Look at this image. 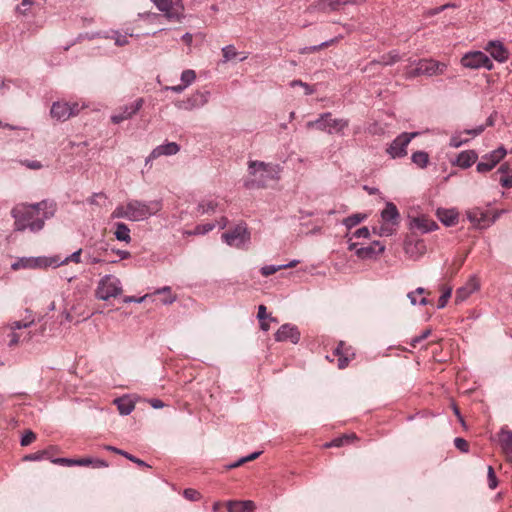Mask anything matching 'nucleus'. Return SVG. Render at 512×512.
Segmentation results:
<instances>
[{"label": "nucleus", "instance_id": "1", "mask_svg": "<svg viewBox=\"0 0 512 512\" xmlns=\"http://www.w3.org/2000/svg\"><path fill=\"white\" fill-rule=\"evenodd\" d=\"M56 204L43 200L35 204L19 203L11 210L14 219V230L38 232L43 229L45 221L54 216Z\"/></svg>", "mask_w": 512, "mask_h": 512}, {"label": "nucleus", "instance_id": "2", "mask_svg": "<svg viewBox=\"0 0 512 512\" xmlns=\"http://www.w3.org/2000/svg\"><path fill=\"white\" fill-rule=\"evenodd\" d=\"M307 128H316L328 134L343 135L344 130L349 126V120L345 118H332L330 112L321 113L314 121L306 124Z\"/></svg>", "mask_w": 512, "mask_h": 512}, {"label": "nucleus", "instance_id": "3", "mask_svg": "<svg viewBox=\"0 0 512 512\" xmlns=\"http://www.w3.org/2000/svg\"><path fill=\"white\" fill-rule=\"evenodd\" d=\"M82 251L83 250L80 248L61 261L59 259H47V258L21 259L19 262L12 264V268L13 269H18L20 267L36 268V267H48V266H52V265L59 266V265L68 264L69 262L79 264V263H81Z\"/></svg>", "mask_w": 512, "mask_h": 512}, {"label": "nucleus", "instance_id": "4", "mask_svg": "<svg viewBox=\"0 0 512 512\" xmlns=\"http://www.w3.org/2000/svg\"><path fill=\"white\" fill-rule=\"evenodd\" d=\"M127 204L130 221L134 222L143 221L150 216L157 214L162 208V203L160 200L143 202L133 199L129 200Z\"/></svg>", "mask_w": 512, "mask_h": 512}, {"label": "nucleus", "instance_id": "5", "mask_svg": "<svg viewBox=\"0 0 512 512\" xmlns=\"http://www.w3.org/2000/svg\"><path fill=\"white\" fill-rule=\"evenodd\" d=\"M447 69V65L433 59L419 60L415 68H406L404 74L407 79H412L420 75L435 76L442 75Z\"/></svg>", "mask_w": 512, "mask_h": 512}, {"label": "nucleus", "instance_id": "6", "mask_svg": "<svg viewBox=\"0 0 512 512\" xmlns=\"http://www.w3.org/2000/svg\"><path fill=\"white\" fill-rule=\"evenodd\" d=\"M169 22H182L185 18V8L182 0H151Z\"/></svg>", "mask_w": 512, "mask_h": 512}, {"label": "nucleus", "instance_id": "7", "mask_svg": "<svg viewBox=\"0 0 512 512\" xmlns=\"http://www.w3.org/2000/svg\"><path fill=\"white\" fill-rule=\"evenodd\" d=\"M279 166L261 161H250L249 172L258 181V186H265L268 180L278 179Z\"/></svg>", "mask_w": 512, "mask_h": 512}, {"label": "nucleus", "instance_id": "8", "mask_svg": "<svg viewBox=\"0 0 512 512\" xmlns=\"http://www.w3.org/2000/svg\"><path fill=\"white\" fill-rule=\"evenodd\" d=\"M122 293L121 281L113 275H105L99 281L96 296L98 299L107 301Z\"/></svg>", "mask_w": 512, "mask_h": 512}, {"label": "nucleus", "instance_id": "9", "mask_svg": "<svg viewBox=\"0 0 512 512\" xmlns=\"http://www.w3.org/2000/svg\"><path fill=\"white\" fill-rule=\"evenodd\" d=\"M461 64L463 67L469 69L485 68L487 70H492L494 67L492 60L482 51L466 53L461 58Z\"/></svg>", "mask_w": 512, "mask_h": 512}, {"label": "nucleus", "instance_id": "10", "mask_svg": "<svg viewBox=\"0 0 512 512\" xmlns=\"http://www.w3.org/2000/svg\"><path fill=\"white\" fill-rule=\"evenodd\" d=\"M505 211H499L495 213L492 217L489 216V212L487 210H483L481 208L475 207L467 211L466 215L468 220L479 229H484L493 224L498 217L504 213Z\"/></svg>", "mask_w": 512, "mask_h": 512}, {"label": "nucleus", "instance_id": "11", "mask_svg": "<svg viewBox=\"0 0 512 512\" xmlns=\"http://www.w3.org/2000/svg\"><path fill=\"white\" fill-rule=\"evenodd\" d=\"M366 0H317L311 5V10L321 13L339 12L346 5H360Z\"/></svg>", "mask_w": 512, "mask_h": 512}, {"label": "nucleus", "instance_id": "12", "mask_svg": "<svg viewBox=\"0 0 512 512\" xmlns=\"http://www.w3.org/2000/svg\"><path fill=\"white\" fill-rule=\"evenodd\" d=\"M417 135H418L417 132H412V133L404 132V133L398 135L386 149L387 154L393 159L402 158V157L406 156L408 144Z\"/></svg>", "mask_w": 512, "mask_h": 512}, {"label": "nucleus", "instance_id": "13", "mask_svg": "<svg viewBox=\"0 0 512 512\" xmlns=\"http://www.w3.org/2000/svg\"><path fill=\"white\" fill-rule=\"evenodd\" d=\"M210 95V91L208 90H197L186 99L177 101L175 103V106L178 109L187 111L198 109L205 106L209 102Z\"/></svg>", "mask_w": 512, "mask_h": 512}, {"label": "nucleus", "instance_id": "14", "mask_svg": "<svg viewBox=\"0 0 512 512\" xmlns=\"http://www.w3.org/2000/svg\"><path fill=\"white\" fill-rule=\"evenodd\" d=\"M80 111L78 103H68L57 101L52 104L50 114L51 117L58 121H66L70 117L77 115Z\"/></svg>", "mask_w": 512, "mask_h": 512}, {"label": "nucleus", "instance_id": "15", "mask_svg": "<svg viewBox=\"0 0 512 512\" xmlns=\"http://www.w3.org/2000/svg\"><path fill=\"white\" fill-rule=\"evenodd\" d=\"M223 241L229 246L240 247L250 239L245 224H238L233 230L222 234Z\"/></svg>", "mask_w": 512, "mask_h": 512}, {"label": "nucleus", "instance_id": "16", "mask_svg": "<svg viewBox=\"0 0 512 512\" xmlns=\"http://www.w3.org/2000/svg\"><path fill=\"white\" fill-rule=\"evenodd\" d=\"M507 154L506 149L501 146L496 150L482 156L481 161L477 164L476 169L479 173L491 171Z\"/></svg>", "mask_w": 512, "mask_h": 512}, {"label": "nucleus", "instance_id": "17", "mask_svg": "<svg viewBox=\"0 0 512 512\" xmlns=\"http://www.w3.org/2000/svg\"><path fill=\"white\" fill-rule=\"evenodd\" d=\"M143 104V98H138L133 103L120 107L119 111L111 116L112 123L120 124L125 120L131 119L134 115H136L139 112Z\"/></svg>", "mask_w": 512, "mask_h": 512}, {"label": "nucleus", "instance_id": "18", "mask_svg": "<svg viewBox=\"0 0 512 512\" xmlns=\"http://www.w3.org/2000/svg\"><path fill=\"white\" fill-rule=\"evenodd\" d=\"M275 340L278 342L290 341L297 344L300 340V332L295 325L283 324L275 333Z\"/></svg>", "mask_w": 512, "mask_h": 512}, {"label": "nucleus", "instance_id": "19", "mask_svg": "<svg viewBox=\"0 0 512 512\" xmlns=\"http://www.w3.org/2000/svg\"><path fill=\"white\" fill-rule=\"evenodd\" d=\"M180 146L176 142H167L165 144L159 145L152 150L149 156L145 160V165H148L153 160L159 158L160 156H172L179 152Z\"/></svg>", "mask_w": 512, "mask_h": 512}, {"label": "nucleus", "instance_id": "20", "mask_svg": "<svg viewBox=\"0 0 512 512\" xmlns=\"http://www.w3.org/2000/svg\"><path fill=\"white\" fill-rule=\"evenodd\" d=\"M480 288L479 279L473 275L471 276L465 285L458 288L456 291L455 300L457 303L465 301L472 293L476 292Z\"/></svg>", "mask_w": 512, "mask_h": 512}, {"label": "nucleus", "instance_id": "21", "mask_svg": "<svg viewBox=\"0 0 512 512\" xmlns=\"http://www.w3.org/2000/svg\"><path fill=\"white\" fill-rule=\"evenodd\" d=\"M484 50L487 51L493 59L501 63L507 61L509 58L508 50L497 40L489 41L484 47Z\"/></svg>", "mask_w": 512, "mask_h": 512}, {"label": "nucleus", "instance_id": "22", "mask_svg": "<svg viewBox=\"0 0 512 512\" xmlns=\"http://www.w3.org/2000/svg\"><path fill=\"white\" fill-rule=\"evenodd\" d=\"M410 225L412 228H415L422 233H428L438 229V224L426 215L411 218Z\"/></svg>", "mask_w": 512, "mask_h": 512}, {"label": "nucleus", "instance_id": "23", "mask_svg": "<svg viewBox=\"0 0 512 512\" xmlns=\"http://www.w3.org/2000/svg\"><path fill=\"white\" fill-rule=\"evenodd\" d=\"M385 250V246L379 241H374L371 245L361 247L356 250V255L360 259H372L377 255L382 254Z\"/></svg>", "mask_w": 512, "mask_h": 512}, {"label": "nucleus", "instance_id": "24", "mask_svg": "<svg viewBox=\"0 0 512 512\" xmlns=\"http://www.w3.org/2000/svg\"><path fill=\"white\" fill-rule=\"evenodd\" d=\"M436 216L441 223L449 227L457 223L459 213L455 208H438L436 210Z\"/></svg>", "mask_w": 512, "mask_h": 512}, {"label": "nucleus", "instance_id": "25", "mask_svg": "<svg viewBox=\"0 0 512 512\" xmlns=\"http://www.w3.org/2000/svg\"><path fill=\"white\" fill-rule=\"evenodd\" d=\"M477 159L478 154L474 150H466L460 152L457 158L452 161V164L460 168L467 169L471 167Z\"/></svg>", "mask_w": 512, "mask_h": 512}, {"label": "nucleus", "instance_id": "26", "mask_svg": "<svg viewBox=\"0 0 512 512\" xmlns=\"http://www.w3.org/2000/svg\"><path fill=\"white\" fill-rule=\"evenodd\" d=\"M499 443L507 460L512 463V431L502 428L499 432Z\"/></svg>", "mask_w": 512, "mask_h": 512}, {"label": "nucleus", "instance_id": "27", "mask_svg": "<svg viewBox=\"0 0 512 512\" xmlns=\"http://www.w3.org/2000/svg\"><path fill=\"white\" fill-rule=\"evenodd\" d=\"M381 219L383 222L390 223L398 226L400 214L396 205L392 202H387L385 208L381 212Z\"/></svg>", "mask_w": 512, "mask_h": 512}, {"label": "nucleus", "instance_id": "28", "mask_svg": "<svg viewBox=\"0 0 512 512\" xmlns=\"http://www.w3.org/2000/svg\"><path fill=\"white\" fill-rule=\"evenodd\" d=\"M107 252V248L104 246L100 247H87L85 249V259L87 264H98L103 262L102 256Z\"/></svg>", "mask_w": 512, "mask_h": 512}, {"label": "nucleus", "instance_id": "29", "mask_svg": "<svg viewBox=\"0 0 512 512\" xmlns=\"http://www.w3.org/2000/svg\"><path fill=\"white\" fill-rule=\"evenodd\" d=\"M228 512H252L255 504L251 500H231L226 503Z\"/></svg>", "mask_w": 512, "mask_h": 512}, {"label": "nucleus", "instance_id": "30", "mask_svg": "<svg viewBox=\"0 0 512 512\" xmlns=\"http://www.w3.org/2000/svg\"><path fill=\"white\" fill-rule=\"evenodd\" d=\"M54 451H56V447L55 446H50L47 449H44V450H41V451H37L35 453H31V454H28V455H25L23 457V460L24 461H41V460H44V459H48V460L51 461V459L53 458L52 454H53Z\"/></svg>", "mask_w": 512, "mask_h": 512}, {"label": "nucleus", "instance_id": "31", "mask_svg": "<svg viewBox=\"0 0 512 512\" xmlns=\"http://www.w3.org/2000/svg\"><path fill=\"white\" fill-rule=\"evenodd\" d=\"M121 415H129L135 408L134 402L129 397H120L114 400Z\"/></svg>", "mask_w": 512, "mask_h": 512}, {"label": "nucleus", "instance_id": "32", "mask_svg": "<svg viewBox=\"0 0 512 512\" xmlns=\"http://www.w3.org/2000/svg\"><path fill=\"white\" fill-rule=\"evenodd\" d=\"M349 349L344 348V343L340 342L338 346L334 350V355L338 356V368L344 369L348 366L350 358H349Z\"/></svg>", "mask_w": 512, "mask_h": 512}, {"label": "nucleus", "instance_id": "33", "mask_svg": "<svg viewBox=\"0 0 512 512\" xmlns=\"http://www.w3.org/2000/svg\"><path fill=\"white\" fill-rule=\"evenodd\" d=\"M115 228L116 230L114 232V235L117 240L125 243L131 242L130 229L125 223L117 222L115 224Z\"/></svg>", "mask_w": 512, "mask_h": 512}, {"label": "nucleus", "instance_id": "34", "mask_svg": "<svg viewBox=\"0 0 512 512\" xmlns=\"http://www.w3.org/2000/svg\"><path fill=\"white\" fill-rule=\"evenodd\" d=\"M154 294H163L164 297L161 299V302L164 305H169L174 303L177 300V295L172 293L170 286H164L162 288L156 289Z\"/></svg>", "mask_w": 512, "mask_h": 512}, {"label": "nucleus", "instance_id": "35", "mask_svg": "<svg viewBox=\"0 0 512 512\" xmlns=\"http://www.w3.org/2000/svg\"><path fill=\"white\" fill-rule=\"evenodd\" d=\"M401 59L400 55L396 51H391L388 54H385L381 57L379 61H372L369 65L382 64L384 66H390L394 63L398 62Z\"/></svg>", "mask_w": 512, "mask_h": 512}, {"label": "nucleus", "instance_id": "36", "mask_svg": "<svg viewBox=\"0 0 512 512\" xmlns=\"http://www.w3.org/2000/svg\"><path fill=\"white\" fill-rule=\"evenodd\" d=\"M366 218L367 215L365 213H355L346 217L342 223L347 229H352L356 225L363 222Z\"/></svg>", "mask_w": 512, "mask_h": 512}, {"label": "nucleus", "instance_id": "37", "mask_svg": "<svg viewBox=\"0 0 512 512\" xmlns=\"http://www.w3.org/2000/svg\"><path fill=\"white\" fill-rule=\"evenodd\" d=\"M105 449L108 450V451H112L114 453H117V454H120L122 456L125 457V459H129L130 461L136 463L137 465L139 466H142V467H150L148 464H146L144 461H142L141 459H138L136 458L135 456L127 453L126 451H123L121 449H118L116 447H113V446H110V445H107L105 446Z\"/></svg>", "mask_w": 512, "mask_h": 512}, {"label": "nucleus", "instance_id": "38", "mask_svg": "<svg viewBox=\"0 0 512 512\" xmlns=\"http://www.w3.org/2000/svg\"><path fill=\"white\" fill-rule=\"evenodd\" d=\"M396 226L387 222H383L378 228H374L373 232L380 237L391 236L395 233Z\"/></svg>", "mask_w": 512, "mask_h": 512}, {"label": "nucleus", "instance_id": "39", "mask_svg": "<svg viewBox=\"0 0 512 512\" xmlns=\"http://www.w3.org/2000/svg\"><path fill=\"white\" fill-rule=\"evenodd\" d=\"M411 160L418 167L425 168L429 162V155L424 151H417L412 154Z\"/></svg>", "mask_w": 512, "mask_h": 512}, {"label": "nucleus", "instance_id": "40", "mask_svg": "<svg viewBox=\"0 0 512 512\" xmlns=\"http://www.w3.org/2000/svg\"><path fill=\"white\" fill-rule=\"evenodd\" d=\"M498 172L502 174L500 178V184L505 188H511L512 187V173L508 174V166L506 164H503L498 169Z\"/></svg>", "mask_w": 512, "mask_h": 512}, {"label": "nucleus", "instance_id": "41", "mask_svg": "<svg viewBox=\"0 0 512 512\" xmlns=\"http://www.w3.org/2000/svg\"><path fill=\"white\" fill-rule=\"evenodd\" d=\"M111 218L113 219H127L130 221L129 211H128V204L125 205H118L113 212L111 213Z\"/></svg>", "mask_w": 512, "mask_h": 512}, {"label": "nucleus", "instance_id": "42", "mask_svg": "<svg viewBox=\"0 0 512 512\" xmlns=\"http://www.w3.org/2000/svg\"><path fill=\"white\" fill-rule=\"evenodd\" d=\"M217 207V202L213 200H204L198 204V211L201 214L214 212Z\"/></svg>", "mask_w": 512, "mask_h": 512}, {"label": "nucleus", "instance_id": "43", "mask_svg": "<svg viewBox=\"0 0 512 512\" xmlns=\"http://www.w3.org/2000/svg\"><path fill=\"white\" fill-rule=\"evenodd\" d=\"M261 453H262L261 451L253 452V453L249 454L248 456L240 458L238 461L228 465L227 467L229 469H233V468L239 467L240 465H242V464H244L246 462L255 460L256 458H258L261 455Z\"/></svg>", "mask_w": 512, "mask_h": 512}, {"label": "nucleus", "instance_id": "44", "mask_svg": "<svg viewBox=\"0 0 512 512\" xmlns=\"http://www.w3.org/2000/svg\"><path fill=\"white\" fill-rule=\"evenodd\" d=\"M196 79V73L192 69H186L181 73V82L186 85V87L190 86Z\"/></svg>", "mask_w": 512, "mask_h": 512}, {"label": "nucleus", "instance_id": "45", "mask_svg": "<svg viewBox=\"0 0 512 512\" xmlns=\"http://www.w3.org/2000/svg\"><path fill=\"white\" fill-rule=\"evenodd\" d=\"M356 438V435L355 434H351V435H344L342 437H339V438H336V439H333L331 442L329 443H326L325 444V447H340L342 445H344L345 442H348L350 441L351 439H355Z\"/></svg>", "mask_w": 512, "mask_h": 512}, {"label": "nucleus", "instance_id": "46", "mask_svg": "<svg viewBox=\"0 0 512 512\" xmlns=\"http://www.w3.org/2000/svg\"><path fill=\"white\" fill-rule=\"evenodd\" d=\"M451 294H452L451 287L443 288L442 294L438 299V304H437L438 309H443L447 305L448 300L451 297Z\"/></svg>", "mask_w": 512, "mask_h": 512}, {"label": "nucleus", "instance_id": "47", "mask_svg": "<svg viewBox=\"0 0 512 512\" xmlns=\"http://www.w3.org/2000/svg\"><path fill=\"white\" fill-rule=\"evenodd\" d=\"M128 36L132 37L133 34H120L118 31H113L111 38L115 40L117 46H125L129 43Z\"/></svg>", "mask_w": 512, "mask_h": 512}, {"label": "nucleus", "instance_id": "48", "mask_svg": "<svg viewBox=\"0 0 512 512\" xmlns=\"http://www.w3.org/2000/svg\"><path fill=\"white\" fill-rule=\"evenodd\" d=\"M487 480L490 489H495L498 485V480L492 466H488L487 469Z\"/></svg>", "mask_w": 512, "mask_h": 512}, {"label": "nucleus", "instance_id": "49", "mask_svg": "<svg viewBox=\"0 0 512 512\" xmlns=\"http://www.w3.org/2000/svg\"><path fill=\"white\" fill-rule=\"evenodd\" d=\"M461 134L462 133H457V134H454L451 138H450V142H449V145L453 148H458L460 146H462L463 144L467 143L469 141V139L465 138L463 139L461 137Z\"/></svg>", "mask_w": 512, "mask_h": 512}, {"label": "nucleus", "instance_id": "50", "mask_svg": "<svg viewBox=\"0 0 512 512\" xmlns=\"http://www.w3.org/2000/svg\"><path fill=\"white\" fill-rule=\"evenodd\" d=\"M36 439V434L31 430H28L24 433L21 438L20 444L21 446H28Z\"/></svg>", "mask_w": 512, "mask_h": 512}, {"label": "nucleus", "instance_id": "51", "mask_svg": "<svg viewBox=\"0 0 512 512\" xmlns=\"http://www.w3.org/2000/svg\"><path fill=\"white\" fill-rule=\"evenodd\" d=\"M222 53L225 61H229L236 57L237 52L233 45H228L222 48Z\"/></svg>", "mask_w": 512, "mask_h": 512}, {"label": "nucleus", "instance_id": "52", "mask_svg": "<svg viewBox=\"0 0 512 512\" xmlns=\"http://www.w3.org/2000/svg\"><path fill=\"white\" fill-rule=\"evenodd\" d=\"M33 2L31 0H21V3L16 7L19 14L26 15L30 10Z\"/></svg>", "mask_w": 512, "mask_h": 512}, {"label": "nucleus", "instance_id": "53", "mask_svg": "<svg viewBox=\"0 0 512 512\" xmlns=\"http://www.w3.org/2000/svg\"><path fill=\"white\" fill-rule=\"evenodd\" d=\"M184 497L190 501H198L201 498V494L195 489H185L183 492Z\"/></svg>", "mask_w": 512, "mask_h": 512}, {"label": "nucleus", "instance_id": "54", "mask_svg": "<svg viewBox=\"0 0 512 512\" xmlns=\"http://www.w3.org/2000/svg\"><path fill=\"white\" fill-rule=\"evenodd\" d=\"M281 269H282L281 265H279V266L266 265V266H263L261 268V273H262L263 276H270V275L276 273L277 271H279Z\"/></svg>", "mask_w": 512, "mask_h": 512}, {"label": "nucleus", "instance_id": "55", "mask_svg": "<svg viewBox=\"0 0 512 512\" xmlns=\"http://www.w3.org/2000/svg\"><path fill=\"white\" fill-rule=\"evenodd\" d=\"M430 334H431V329L424 330L419 336H416L411 340V343H410L411 346L415 348L418 343H420L421 341L428 338L430 336Z\"/></svg>", "mask_w": 512, "mask_h": 512}, {"label": "nucleus", "instance_id": "56", "mask_svg": "<svg viewBox=\"0 0 512 512\" xmlns=\"http://www.w3.org/2000/svg\"><path fill=\"white\" fill-rule=\"evenodd\" d=\"M454 445L457 449H459L462 452H468L469 444L468 442L460 437H457L454 439Z\"/></svg>", "mask_w": 512, "mask_h": 512}, {"label": "nucleus", "instance_id": "57", "mask_svg": "<svg viewBox=\"0 0 512 512\" xmlns=\"http://www.w3.org/2000/svg\"><path fill=\"white\" fill-rule=\"evenodd\" d=\"M51 462L63 466H75V459L70 458H52Z\"/></svg>", "mask_w": 512, "mask_h": 512}, {"label": "nucleus", "instance_id": "58", "mask_svg": "<svg viewBox=\"0 0 512 512\" xmlns=\"http://www.w3.org/2000/svg\"><path fill=\"white\" fill-rule=\"evenodd\" d=\"M215 227V224H204V225H198L196 226L195 228V234H206L208 233L209 231L213 230Z\"/></svg>", "mask_w": 512, "mask_h": 512}, {"label": "nucleus", "instance_id": "59", "mask_svg": "<svg viewBox=\"0 0 512 512\" xmlns=\"http://www.w3.org/2000/svg\"><path fill=\"white\" fill-rule=\"evenodd\" d=\"M32 324H33V321H30V322L14 321L10 324V329L15 332V330L28 328Z\"/></svg>", "mask_w": 512, "mask_h": 512}, {"label": "nucleus", "instance_id": "60", "mask_svg": "<svg viewBox=\"0 0 512 512\" xmlns=\"http://www.w3.org/2000/svg\"><path fill=\"white\" fill-rule=\"evenodd\" d=\"M353 236L356 238H369L370 231L367 227H361L354 232Z\"/></svg>", "mask_w": 512, "mask_h": 512}, {"label": "nucleus", "instance_id": "61", "mask_svg": "<svg viewBox=\"0 0 512 512\" xmlns=\"http://www.w3.org/2000/svg\"><path fill=\"white\" fill-rule=\"evenodd\" d=\"M484 130H485V126L479 125L474 129H466L463 133L467 134V135H471L473 137H476V136L480 135Z\"/></svg>", "mask_w": 512, "mask_h": 512}, {"label": "nucleus", "instance_id": "62", "mask_svg": "<svg viewBox=\"0 0 512 512\" xmlns=\"http://www.w3.org/2000/svg\"><path fill=\"white\" fill-rule=\"evenodd\" d=\"M186 88H187L186 85L179 84V85H175V86H165L164 90H166V91L169 90V91H172L175 93H182Z\"/></svg>", "mask_w": 512, "mask_h": 512}, {"label": "nucleus", "instance_id": "63", "mask_svg": "<svg viewBox=\"0 0 512 512\" xmlns=\"http://www.w3.org/2000/svg\"><path fill=\"white\" fill-rule=\"evenodd\" d=\"M343 36L342 35H339L333 39H330V40H327V41H324L322 42L321 44H319V48L320 49H323V48H327L335 43H337L340 39H342Z\"/></svg>", "mask_w": 512, "mask_h": 512}, {"label": "nucleus", "instance_id": "64", "mask_svg": "<svg viewBox=\"0 0 512 512\" xmlns=\"http://www.w3.org/2000/svg\"><path fill=\"white\" fill-rule=\"evenodd\" d=\"M24 164H25L26 167H28L30 169H33V170H38V169L42 168L41 162L36 161V160H34V161L26 160L24 162Z\"/></svg>", "mask_w": 512, "mask_h": 512}]
</instances>
